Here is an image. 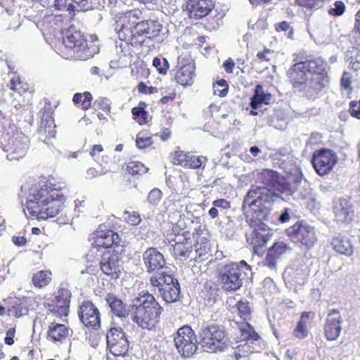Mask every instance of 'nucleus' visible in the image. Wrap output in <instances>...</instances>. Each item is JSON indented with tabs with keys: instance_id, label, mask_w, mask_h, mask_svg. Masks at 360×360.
I'll list each match as a JSON object with an SVG mask.
<instances>
[{
	"instance_id": "cd10ccee",
	"label": "nucleus",
	"mask_w": 360,
	"mask_h": 360,
	"mask_svg": "<svg viewBox=\"0 0 360 360\" xmlns=\"http://www.w3.org/2000/svg\"><path fill=\"white\" fill-rule=\"evenodd\" d=\"M193 252V245L190 240L188 231L183 233V239H179L172 245V255L175 259L186 260Z\"/></svg>"
},
{
	"instance_id": "0eeeda50",
	"label": "nucleus",
	"mask_w": 360,
	"mask_h": 360,
	"mask_svg": "<svg viewBox=\"0 0 360 360\" xmlns=\"http://www.w3.org/2000/svg\"><path fill=\"white\" fill-rule=\"evenodd\" d=\"M150 285L158 289L163 300L167 303L176 302L180 296V285L178 280L171 274L162 271L153 274L149 279Z\"/></svg>"
},
{
	"instance_id": "0e129e2a",
	"label": "nucleus",
	"mask_w": 360,
	"mask_h": 360,
	"mask_svg": "<svg viewBox=\"0 0 360 360\" xmlns=\"http://www.w3.org/2000/svg\"><path fill=\"white\" fill-rule=\"evenodd\" d=\"M172 234L174 236H183V233L187 231H184V222L182 220H178L176 223L172 225Z\"/></svg>"
},
{
	"instance_id": "bb28decb",
	"label": "nucleus",
	"mask_w": 360,
	"mask_h": 360,
	"mask_svg": "<svg viewBox=\"0 0 360 360\" xmlns=\"http://www.w3.org/2000/svg\"><path fill=\"white\" fill-rule=\"evenodd\" d=\"M28 139L23 134H16L8 140V151L11 155H16L13 158L18 160L25 155L28 148Z\"/></svg>"
},
{
	"instance_id": "69168bd1",
	"label": "nucleus",
	"mask_w": 360,
	"mask_h": 360,
	"mask_svg": "<svg viewBox=\"0 0 360 360\" xmlns=\"http://www.w3.org/2000/svg\"><path fill=\"white\" fill-rule=\"evenodd\" d=\"M352 76L348 72H344L341 78V86L345 89H349L352 91Z\"/></svg>"
},
{
	"instance_id": "c9c22d12",
	"label": "nucleus",
	"mask_w": 360,
	"mask_h": 360,
	"mask_svg": "<svg viewBox=\"0 0 360 360\" xmlns=\"http://www.w3.org/2000/svg\"><path fill=\"white\" fill-rule=\"evenodd\" d=\"M240 331V342L252 343L260 339L259 334L254 328L247 321L238 324Z\"/></svg>"
},
{
	"instance_id": "39448f33",
	"label": "nucleus",
	"mask_w": 360,
	"mask_h": 360,
	"mask_svg": "<svg viewBox=\"0 0 360 360\" xmlns=\"http://www.w3.org/2000/svg\"><path fill=\"white\" fill-rule=\"evenodd\" d=\"M251 270L250 266L244 260L238 263L229 262L219 269L217 279L224 291H236L242 286V271L247 275Z\"/></svg>"
},
{
	"instance_id": "c03bdc74",
	"label": "nucleus",
	"mask_w": 360,
	"mask_h": 360,
	"mask_svg": "<svg viewBox=\"0 0 360 360\" xmlns=\"http://www.w3.org/2000/svg\"><path fill=\"white\" fill-rule=\"evenodd\" d=\"M126 172L132 176H141L148 172V168L139 161H130L126 165Z\"/></svg>"
},
{
	"instance_id": "052dcab7",
	"label": "nucleus",
	"mask_w": 360,
	"mask_h": 360,
	"mask_svg": "<svg viewBox=\"0 0 360 360\" xmlns=\"http://www.w3.org/2000/svg\"><path fill=\"white\" fill-rule=\"evenodd\" d=\"M273 53L271 49L265 47L262 51L257 52L256 57L260 63H270Z\"/></svg>"
},
{
	"instance_id": "f704fd0d",
	"label": "nucleus",
	"mask_w": 360,
	"mask_h": 360,
	"mask_svg": "<svg viewBox=\"0 0 360 360\" xmlns=\"http://www.w3.org/2000/svg\"><path fill=\"white\" fill-rule=\"evenodd\" d=\"M106 301L112 312L120 318H124L128 314L127 306L112 293L107 295Z\"/></svg>"
},
{
	"instance_id": "473e14b6",
	"label": "nucleus",
	"mask_w": 360,
	"mask_h": 360,
	"mask_svg": "<svg viewBox=\"0 0 360 360\" xmlns=\"http://www.w3.org/2000/svg\"><path fill=\"white\" fill-rule=\"evenodd\" d=\"M331 245L333 250L346 256H350L353 253V246L350 240L345 236L338 235L332 238Z\"/></svg>"
},
{
	"instance_id": "774afa93",
	"label": "nucleus",
	"mask_w": 360,
	"mask_h": 360,
	"mask_svg": "<svg viewBox=\"0 0 360 360\" xmlns=\"http://www.w3.org/2000/svg\"><path fill=\"white\" fill-rule=\"evenodd\" d=\"M137 89L139 93L144 94H152L157 91V89L153 86H148L144 82H141L138 86Z\"/></svg>"
},
{
	"instance_id": "6e6552de",
	"label": "nucleus",
	"mask_w": 360,
	"mask_h": 360,
	"mask_svg": "<svg viewBox=\"0 0 360 360\" xmlns=\"http://www.w3.org/2000/svg\"><path fill=\"white\" fill-rule=\"evenodd\" d=\"M199 338L202 347L212 352L224 350L228 343V338L225 331L215 324L201 329Z\"/></svg>"
},
{
	"instance_id": "5fc2aeb1",
	"label": "nucleus",
	"mask_w": 360,
	"mask_h": 360,
	"mask_svg": "<svg viewBox=\"0 0 360 360\" xmlns=\"http://www.w3.org/2000/svg\"><path fill=\"white\" fill-rule=\"evenodd\" d=\"M153 65L156 68L158 73L162 75L167 74L169 68V62L165 58L161 59L158 57H155L153 60Z\"/></svg>"
},
{
	"instance_id": "a211bd4d",
	"label": "nucleus",
	"mask_w": 360,
	"mask_h": 360,
	"mask_svg": "<svg viewBox=\"0 0 360 360\" xmlns=\"http://www.w3.org/2000/svg\"><path fill=\"white\" fill-rule=\"evenodd\" d=\"M311 62H317L316 58L308 59L292 65L287 72V76L289 82L294 89L301 91L303 86L307 82V73H311Z\"/></svg>"
},
{
	"instance_id": "3c124183",
	"label": "nucleus",
	"mask_w": 360,
	"mask_h": 360,
	"mask_svg": "<svg viewBox=\"0 0 360 360\" xmlns=\"http://www.w3.org/2000/svg\"><path fill=\"white\" fill-rule=\"evenodd\" d=\"M25 311L24 304L19 300H13L11 305L8 308V314L15 318L23 316L25 314Z\"/></svg>"
},
{
	"instance_id": "7c9ffc66",
	"label": "nucleus",
	"mask_w": 360,
	"mask_h": 360,
	"mask_svg": "<svg viewBox=\"0 0 360 360\" xmlns=\"http://www.w3.org/2000/svg\"><path fill=\"white\" fill-rule=\"evenodd\" d=\"M290 250V248L283 241L275 242L267 250L265 257L266 265L271 269L276 268L277 260Z\"/></svg>"
},
{
	"instance_id": "5701e85b",
	"label": "nucleus",
	"mask_w": 360,
	"mask_h": 360,
	"mask_svg": "<svg viewBox=\"0 0 360 360\" xmlns=\"http://www.w3.org/2000/svg\"><path fill=\"white\" fill-rule=\"evenodd\" d=\"M195 65L193 63H184L179 58L176 68L174 70V80L184 87L191 86L194 82Z\"/></svg>"
},
{
	"instance_id": "49530a36",
	"label": "nucleus",
	"mask_w": 360,
	"mask_h": 360,
	"mask_svg": "<svg viewBox=\"0 0 360 360\" xmlns=\"http://www.w3.org/2000/svg\"><path fill=\"white\" fill-rule=\"evenodd\" d=\"M153 143L152 136L146 130L140 131L136 134V145L139 149H145Z\"/></svg>"
},
{
	"instance_id": "2f4dec72",
	"label": "nucleus",
	"mask_w": 360,
	"mask_h": 360,
	"mask_svg": "<svg viewBox=\"0 0 360 360\" xmlns=\"http://www.w3.org/2000/svg\"><path fill=\"white\" fill-rule=\"evenodd\" d=\"M272 95L264 91L262 84H257L254 89V94L250 98V106L252 109H257L262 105H269L271 102Z\"/></svg>"
},
{
	"instance_id": "f03ea898",
	"label": "nucleus",
	"mask_w": 360,
	"mask_h": 360,
	"mask_svg": "<svg viewBox=\"0 0 360 360\" xmlns=\"http://www.w3.org/2000/svg\"><path fill=\"white\" fill-rule=\"evenodd\" d=\"M120 20L119 38L134 46H142L145 42L155 40L162 30V25L158 20H141L140 12L137 11L124 13Z\"/></svg>"
},
{
	"instance_id": "412c9836",
	"label": "nucleus",
	"mask_w": 360,
	"mask_h": 360,
	"mask_svg": "<svg viewBox=\"0 0 360 360\" xmlns=\"http://www.w3.org/2000/svg\"><path fill=\"white\" fill-rule=\"evenodd\" d=\"M342 317L339 310L330 309L326 316L323 326L324 335L328 341L338 338L342 330Z\"/></svg>"
},
{
	"instance_id": "393cba45",
	"label": "nucleus",
	"mask_w": 360,
	"mask_h": 360,
	"mask_svg": "<svg viewBox=\"0 0 360 360\" xmlns=\"http://www.w3.org/2000/svg\"><path fill=\"white\" fill-rule=\"evenodd\" d=\"M143 261L150 274L162 269L166 264L164 255L155 248H149L143 252Z\"/></svg>"
},
{
	"instance_id": "603ef678",
	"label": "nucleus",
	"mask_w": 360,
	"mask_h": 360,
	"mask_svg": "<svg viewBox=\"0 0 360 360\" xmlns=\"http://www.w3.org/2000/svg\"><path fill=\"white\" fill-rule=\"evenodd\" d=\"M255 351L252 346L247 342H240L234 350L233 356L249 359L250 354Z\"/></svg>"
},
{
	"instance_id": "9d476101",
	"label": "nucleus",
	"mask_w": 360,
	"mask_h": 360,
	"mask_svg": "<svg viewBox=\"0 0 360 360\" xmlns=\"http://www.w3.org/2000/svg\"><path fill=\"white\" fill-rule=\"evenodd\" d=\"M72 293L70 290L63 285H60L52 297L46 299L45 307L49 314L56 317H67L70 311Z\"/></svg>"
},
{
	"instance_id": "b1692460",
	"label": "nucleus",
	"mask_w": 360,
	"mask_h": 360,
	"mask_svg": "<svg viewBox=\"0 0 360 360\" xmlns=\"http://www.w3.org/2000/svg\"><path fill=\"white\" fill-rule=\"evenodd\" d=\"M335 221L337 224L347 225L353 221L354 210L352 202L345 198H340L333 207Z\"/></svg>"
},
{
	"instance_id": "e2e57ef3",
	"label": "nucleus",
	"mask_w": 360,
	"mask_h": 360,
	"mask_svg": "<svg viewBox=\"0 0 360 360\" xmlns=\"http://www.w3.org/2000/svg\"><path fill=\"white\" fill-rule=\"evenodd\" d=\"M349 107L351 116L360 120V100L350 101Z\"/></svg>"
},
{
	"instance_id": "6ab92c4d",
	"label": "nucleus",
	"mask_w": 360,
	"mask_h": 360,
	"mask_svg": "<svg viewBox=\"0 0 360 360\" xmlns=\"http://www.w3.org/2000/svg\"><path fill=\"white\" fill-rule=\"evenodd\" d=\"M63 44L66 49L72 51L79 57L88 58L93 54L88 46L86 39L79 32H66Z\"/></svg>"
},
{
	"instance_id": "13d9d810",
	"label": "nucleus",
	"mask_w": 360,
	"mask_h": 360,
	"mask_svg": "<svg viewBox=\"0 0 360 360\" xmlns=\"http://www.w3.org/2000/svg\"><path fill=\"white\" fill-rule=\"evenodd\" d=\"M274 27L276 32H288L287 37L292 39L294 34L293 28L290 26L289 22L287 21H281L274 25Z\"/></svg>"
},
{
	"instance_id": "79ce46f5",
	"label": "nucleus",
	"mask_w": 360,
	"mask_h": 360,
	"mask_svg": "<svg viewBox=\"0 0 360 360\" xmlns=\"http://www.w3.org/2000/svg\"><path fill=\"white\" fill-rule=\"evenodd\" d=\"M194 246L196 254L195 261L203 262L211 255V242L195 244Z\"/></svg>"
},
{
	"instance_id": "37998d69",
	"label": "nucleus",
	"mask_w": 360,
	"mask_h": 360,
	"mask_svg": "<svg viewBox=\"0 0 360 360\" xmlns=\"http://www.w3.org/2000/svg\"><path fill=\"white\" fill-rule=\"evenodd\" d=\"M93 96L91 92L85 91L83 94L76 93L74 94L72 101L75 104L82 102V109L84 111L89 110L91 106Z\"/></svg>"
},
{
	"instance_id": "de8ad7c7",
	"label": "nucleus",
	"mask_w": 360,
	"mask_h": 360,
	"mask_svg": "<svg viewBox=\"0 0 360 360\" xmlns=\"http://www.w3.org/2000/svg\"><path fill=\"white\" fill-rule=\"evenodd\" d=\"M207 160V158L205 156L193 155L189 152L186 160V162H186L185 168L193 169H199L202 167V165L206 163Z\"/></svg>"
},
{
	"instance_id": "c85d7f7f",
	"label": "nucleus",
	"mask_w": 360,
	"mask_h": 360,
	"mask_svg": "<svg viewBox=\"0 0 360 360\" xmlns=\"http://www.w3.org/2000/svg\"><path fill=\"white\" fill-rule=\"evenodd\" d=\"M300 182V180L286 178L279 174L276 183L273 188V193H275L276 197L279 195L291 196L297 190Z\"/></svg>"
},
{
	"instance_id": "423d86ee",
	"label": "nucleus",
	"mask_w": 360,
	"mask_h": 360,
	"mask_svg": "<svg viewBox=\"0 0 360 360\" xmlns=\"http://www.w3.org/2000/svg\"><path fill=\"white\" fill-rule=\"evenodd\" d=\"M311 78L306 82L301 91L303 96L309 100L318 98L320 94L329 84V77L326 70V63L321 58H317V62H311Z\"/></svg>"
},
{
	"instance_id": "58836bf2",
	"label": "nucleus",
	"mask_w": 360,
	"mask_h": 360,
	"mask_svg": "<svg viewBox=\"0 0 360 360\" xmlns=\"http://www.w3.org/2000/svg\"><path fill=\"white\" fill-rule=\"evenodd\" d=\"M192 237L194 245L211 242V235L205 224L199 223L193 229Z\"/></svg>"
},
{
	"instance_id": "e433bc0d",
	"label": "nucleus",
	"mask_w": 360,
	"mask_h": 360,
	"mask_svg": "<svg viewBox=\"0 0 360 360\" xmlns=\"http://www.w3.org/2000/svg\"><path fill=\"white\" fill-rule=\"evenodd\" d=\"M52 281V272L50 270H40L34 273L32 283L36 288L41 289L49 285Z\"/></svg>"
},
{
	"instance_id": "09e8293b",
	"label": "nucleus",
	"mask_w": 360,
	"mask_h": 360,
	"mask_svg": "<svg viewBox=\"0 0 360 360\" xmlns=\"http://www.w3.org/2000/svg\"><path fill=\"white\" fill-rule=\"evenodd\" d=\"M189 152L177 150L170 154L171 162L173 165L185 168Z\"/></svg>"
},
{
	"instance_id": "4be33fe9",
	"label": "nucleus",
	"mask_w": 360,
	"mask_h": 360,
	"mask_svg": "<svg viewBox=\"0 0 360 360\" xmlns=\"http://www.w3.org/2000/svg\"><path fill=\"white\" fill-rule=\"evenodd\" d=\"M93 244L99 248H110L118 245L120 238L117 233L107 229L105 225H100L94 233Z\"/></svg>"
},
{
	"instance_id": "dca6fc26",
	"label": "nucleus",
	"mask_w": 360,
	"mask_h": 360,
	"mask_svg": "<svg viewBox=\"0 0 360 360\" xmlns=\"http://www.w3.org/2000/svg\"><path fill=\"white\" fill-rule=\"evenodd\" d=\"M107 345L115 356H124L129 349V342L121 328H110L106 333Z\"/></svg>"
},
{
	"instance_id": "a18cd8bd",
	"label": "nucleus",
	"mask_w": 360,
	"mask_h": 360,
	"mask_svg": "<svg viewBox=\"0 0 360 360\" xmlns=\"http://www.w3.org/2000/svg\"><path fill=\"white\" fill-rule=\"evenodd\" d=\"M223 17L224 14L214 11V15H210L205 20L203 24L205 29L210 32L217 30L221 25Z\"/></svg>"
},
{
	"instance_id": "c756f323",
	"label": "nucleus",
	"mask_w": 360,
	"mask_h": 360,
	"mask_svg": "<svg viewBox=\"0 0 360 360\" xmlns=\"http://www.w3.org/2000/svg\"><path fill=\"white\" fill-rule=\"evenodd\" d=\"M314 316L312 311H302L292 331V336L298 340H305L309 335V319Z\"/></svg>"
},
{
	"instance_id": "72a5a7b5",
	"label": "nucleus",
	"mask_w": 360,
	"mask_h": 360,
	"mask_svg": "<svg viewBox=\"0 0 360 360\" xmlns=\"http://www.w3.org/2000/svg\"><path fill=\"white\" fill-rule=\"evenodd\" d=\"M8 86L11 90L22 96L27 93L34 92L33 87L27 83L23 78L16 74H13L11 77Z\"/></svg>"
},
{
	"instance_id": "4d7b16f0",
	"label": "nucleus",
	"mask_w": 360,
	"mask_h": 360,
	"mask_svg": "<svg viewBox=\"0 0 360 360\" xmlns=\"http://www.w3.org/2000/svg\"><path fill=\"white\" fill-rule=\"evenodd\" d=\"M95 110H101L106 113L110 110V103L109 99L104 97H98L94 102Z\"/></svg>"
},
{
	"instance_id": "1a4fd4ad",
	"label": "nucleus",
	"mask_w": 360,
	"mask_h": 360,
	"mask_svg": "<svg viewBox=\"0 0 360 360\" xmlns=\"http://www.w3.org/2000/svg\"><path fill=\"white\" fill-rule=\"evenodd\" d=\"M285 233L294 244L307 248L312 247L317 240L314 227L304 220H299L286 229Z\"/></svg>"
},
{
	"instance_id": "338daca9",
	"label": "nucleus",
	"mask_w": 360,
	"mask_h": 360,
	"mask_svg": "<svg viewBox=\"0 0 360 360\" xmlns=\"http://www.w3.org/2000/svg\"><path fill=\"white\" fill-rule=\"evenodd\" d=\"M15 332L16 330L15 327L10 328L6 330V337L4 338V342L6 345H13L14 344Z\"/></svg>"
},
{
	"instance_id": "ea45409f",
	"label": "nucleus",
	"mask_w": 360,
	"mask_h": 360,
	"mask_svg": "<svg viewBox=\"0 0 360 360\" xmlns=\"http://www.w3.org/2000/svg\"><path fill=\"white\" fill-rule=\"evenodd\" d=\"M278 176L279 173L278 172L264 169L259 173L257 178L259 182L265 186L264 187L270 188L273 190Z\"/></svg>"
},
{
	"instance_id": "20e7f679",
	"label": "nucleus",
	"mask_w": 360,
	"mask_h": 360,
	"mask_svg": "<svg viewBox=\"0 0 360 360\" xmlns=\"http://www.w3.org/2000/svg\"><path fill=\"white\" fill-rule=\"evenodd\" d=\"M276 195L266 187H252L245 195L243 208L248 205L250 211L246 215L257 216L260 219H266L268 214L267 205L274 200Z\"/></svg>"
},
{
	"instance_id": "f257e3e1",
	"label": "nucleus",
	"mask_w": 360,
	"mask_h": 360,
	"mask_svg": "<svg viewBox=\"0 0 360 360\" xmlns=\"http://www.w3.org/2000/svg\"><path fill=\"white\" fill-rule=\"evenodd\" d=\"M65 186L61 178L53 175L32 186L26 202L30 217L46 219L58 215L65 202L63 193Z\"/></svg>"
},
{
	"instance_id": "6e6d98bb",
	"label": "nucleus",
	"mask_w": 360,
	"mask_h": 360,
	"mask_svg": "<svg viewBox=\"0 0 360 360\" xmlns=\"http://www.w3.org/2000/svg\"><path fill=\"white\" fill-rule=\"evenodd\" d=\"M236 307L238 311V314L240 316V318L243 319L245 321H247V320L250 319L251 313L249 303L248 302L240 300L237 302Z\"/></svg>"
},
{
	"instance_id": "864d4df0",
	"label": "nucleus",
	"mask_w": 360,
	"mask_h": 360,
	"mask_svg": "<svg viewBox=\"0 0 360 360\" xmlns=\"http://www.w3.org/2000/svg\"><path fill=\"white\" fill-rule=\"evenodd\" d=\"M124 221L131 225L137 226L141 222V214L138 212L125 210L123 213Z\"/></svg>"
},
{
	"instance_id": "4468645a",
	"label": "nucleus",
	"mask_w": 360,
	"mask_h": 360,
	"mask_svg": "<svg viewBox=\"0 0 360 360\" xmlns=\"http://www.w3.org/2000/svg\"><path fill=\"white\" fill-rule=\"evenodd\" d=\"M121 252L116 250L105 251L99 262L100 269L110 280L118 279L122 271Z\"/></svg>"
},
{
	"instance_id": "a19ab883",
	"label": "nucleus",
	"mask_w": 360,
	"mask_h": 360,
	"mask_svg": "<svg viewBox=\"0 0 360 360\" xmlns=\"http://www.w3.org/2000/svg\"><path fill=\"white\" fill-rule=\"evenodd\" d=\"M98 164L101 167L99 170L94 167H90L87 169L86 173L89 177H96L110 171L111 160L108 157L106 156L105 158L102 157L101 162H98Z\"/></svg>"
},
{
	"instance_id": "680f3d73",
	"label": "nucleus",
	"mask_w": 360,
	"mask_h": 360,
	"mask_svg": "<svg viewBox=\"0 0 360 360\" xmlns=\"http://www.w3.org/2000/svg\"><path fill=\"white\" fill-rule=\"evenodd\" d=\"M162 196V191L159 188H155L150 191L148 195V201L152 205H158L160 201Z\"/></svg>"
},
{
	"instance_id": "aec40b11",
	"label": "nucleus",
	"mask_w": 360,
	"mask_h": 360,
	"mask_svg": "<svg viewBox=\"0 0 360 360\" xmlns=\"http://www.w3.org/2000/svg\"><path fill=\"white\" fill-rule=\"evenodd\" d=\"M215 0H188L186 9L188 17L193 20H200L208 16L213 11Z\"/></svg>"
},
{
	"instance_id": "7ed1b4c3",
	"label": "nucleus",
	"mask_w": 360,
	"mask_h": 360,
	"mask_svg": "<svg viewBox=\"0 0 360 360\" xmlns=\"http://www.w3.org/2000/svg\"><path fill=\"white\" fill-rule=\"evenodd\" d=\"M131 307V320L143 329L151 330L160 321L163 307L148 291H141Z\"/></svg>"
},
{
	"instance_id": "f8f14e48",
	"label": "nucleus",
	"mask_w": 360,
	"mask_h": 360,
	"mask_svg": "<svg viewBox=\"0 0 360 360\" xmlns=\"http://www.w3.org/2000/svg\"><path fill=\"white\" fill-rule=\"evenodd\" d=\"M338 158L331 149L321 148L314 151L311 163L318 175L328 174L337 164Z\"/></svg>"
},
{
	"instance_id": "f3484780",
	"label": "nucleus",
	"mask_w": 360,
	"mask_h": 360,
	"mask_svg": "<svg viewBox=\"0 0 360 360\" xmlns=\"http://www.w3.org/2000/svg\"><path fill=\"white\" fill-rule=\"evenodd\" d=\"M53 115L54 107L49 100L45 99L39 127L40 139L44 142H48L56 136V130Z\"/></svg>"
},
{
	"instance_id": "4c0bfd02",
	"label": "nucleus",
	"mask_w": 360,
	"mask_h": 360,
	"mask_svg": "<svg viewBox=\"0 0 360 360\" xmlns=\"http://www.w3.org/2000/svg\"><path fill=\"white\" fill-rule=\"evenodd\" d=\"M148 104L144 101H139L137 106L131 109L133 119L140 125L146 124L149 121V114L146 110Z\"/></svg>"
},
{
	"instance_id": "ddd939ff",
	"label": "nucleus",
	"mask_w": 360,
	"mask_h": 360,
	"mask_svg": "<svg viewBox=\"0 0 360 360\" xmlns=\"http://www.w3.org/2000/svg\"><path fill=\"white\" fill-rule=\"evenodd\" d=\"M266 219H260L254 215H246V221L249 226L253 229V232L248 242L252 246L254 252L262 248L270 239L271 235L268 226L264 223Z\"/></svg>"
},
{
	"instance_id": "bf43d9fd",
	"label": "nucleus",
	"mask_w": 360,
	"mask_h": 360,
	"mask_svg": "<svg viewBox=\"0 0 360 360\" xmlns=\"http://www.w3.org/2000/svg\"><path fill=\"white\" fill-rule=\"evenodd\" d=\"M345 11V5L342 1H336L334 7L328 10V14L333 16H340Z\"/></svg>"
},
{
	"instance_id": "a878e982",
	"label": "nucleus",
	"mask_w": 360,
	"mask_h": 360,
	"mask_svg": "<svg viewBox=\"0 0 360 360\" xmlns=\"http://www.w3.org/2000/svg\"><path fill=\"white\" fill-rule=\"evenodd\" d=\"M71 329L63 323L53 321L49 323L46 330V339L55 344H63L70 335Z\"/></svg>"
},
{
	"instance_id": "2eb2a0df",
	"label": "nucleus",
	"mask_w": 360,
	"mask_h": 360,
	"mask_svg": "<svg viewBox=\"0 0 360 360\" xmlns=\"http://www.w3.org/2000/svg\"><path fill=\"white\" fill-rule=\"evenodd\" d=\"M78 317L89 331L98 330L101 326V315L98 307L90 300H84L79 306Z\"/></svg>"
},
{
	"instance_id": "9b49d317",
	"label": "nucleus",
	"mask_w": 360,
	"mask_h": 360,
	"mask_svg": "<svg viewBox=\"0 0 360 360\" xmlns=\"http://www.w3.org/2000/svg\"><path fill=\"white\" fill-rule=\"evenodd\" d=\"M174 345L182 356L191 357L197 350V337L190 326L179 328L174 335Z\"/></svg>"
},
{
	"instance_id": "8fccbe9b",
	"label": "nucleus",
	"mask_w": 360,
	"mask_h": 360,
	"mask_svg": "<svg viewBox=\"0 0 360 360\" xmlns=\"http://www.w3.org/2000/svg\"><path fill=\"white\" fill-rule=\"evenodd\" d=\"M229 88V84L224 79H221L213 83L214 94L221 98L225 97L227 95Z\"/></svg>"
}]
</instances>
